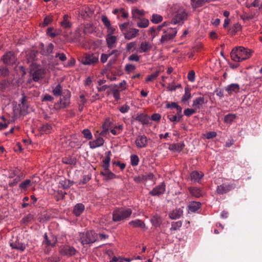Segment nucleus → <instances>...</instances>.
<instances>
[{
  "label": "nucleus",
  "instance_id": "obj_8",
  "mask_svg": "<svg viewBox=\"0 0 262 262\" xmlns=\"http://www.w3.org/2000/svg\"><path fill=\"white\" fill-rule=\"evenodd\" d=\"M2 60L5 64L13 65L16 63L17 58L14 52L9 51L3 56Z\"/></svg>",
  "mask_w": 262,
  "mask_h": 262
},
{
  "label": "nucleus",
  "instance_id": "obj_26",
  "mask_svg": "<svg viewBox=\"0 0 262 262\" xmlns=\"http://www.w3.org/2000/svg\"><path fill=\"white\" fill-rule=\"evenodd\" d=\"M104 139L101 137H98L95 140L89 142V145L91 148H96L100 147L104 144Z\"/></svg>",
  "mask_w": 262,
  "mask_h": 262
},
{
  "label": "nucleus",
  "instance_id": "obj_31",
  "mask_svg": "<svg viewBox=\"0 0 262 262\" xmlns=\"http://www.w3.org/2000/svg\"><path fill=\"white\" fill-rule=\"evenodd\" d=\"M84 210V206L82 203L77 204L74 207L73 213L77 216L80 215Z\"/></svg>",
  "mask_w": 262,
  "mask_h": 262
},
{
  "label": "nucleus",
  "instance_id": "obj_43",
  "mask_svg": "<svg viewBox=\"0 0 262 262\" xmlns=\"http://www.w3.org/2000/svg\"><path fill=\"white\" fill-rule=\"evenodd\" d=\"M9 75V70L8 68L0 66V76L3 77H8Z\"/></svg>",
  "mask_w": 262,
  "mask_h": 262
},
{
  "label": "nucleus",
  "instance_id": "obj_9",
  "mask_svg": "<svg viewBox=\"0 0 262 262\" xmlns=\"http://www.w3.org/2000/svg\"><path fill=\"white\" fill-rule=\"evenodd\" d=\"M59 251L60 253L64 256H72L75 254L76 249L69 245H63L59 247Z\"/></svg>",
  "mask_w": 262,
  "mask_h": 262
},
{
  "label": "nucleus",
  "instance_id": "obj_57",
  "mask_svg": "<svg viewBox=\"0 0 262 262\" xmlns=\"http://www.w3.org/2000/svg\"><path fill=\"white\" fill-rule=\"evenodd\" d=\"M126 84V81L125 80H123L120 83H119L118 84H115L114 86L116 88V89L119 90V89H120L122 90H123L125 89Z\"/></svg>",
  "mask_w": 262,
  "mask_h": 262
},
{
  "label": "nucleus",
  "instance_id": "obj_45",
  "mask_svg": "<svg viewBox=\"0 0 262 262\" xmlns=\"http://www.w3.org/2000/svg\"><path fill=\"white\" fill-rule=\"evenodd\" d=\"M47 34L51 37L54 38L59 34V33L57 31H53V28L50 27L47 29Z\"/></svg>",
  "mask_w": 262,
  "mask_h": 262
},
{
  "label": "nucleus",
  "instance_id": "obj_12",
  "mask_svg": "<svg viewBox=\"0 0 262 262\" xmlns=\"http://www.w3.org/2000/svg\"><path fill=\"white\" fill-rule=\"evenodd\" d=\"M54 47L52 43H49L46 47L41 43L40 45V53L43 56H48L53 52Z\"/></svg>",
  "mask_w": 262,
  "mask_h": 262
},
{
  "label": "nucleus",
  "instance_id": "obj_40",
  "mask_svg": "<svg viewBox=\"0 0 262 262\" xmlns=\"http://www.w3.org/2000/svg\"><path fill=\"white\" fill-rule=\"evenodd\" d=\"M191 98L190 90L189 88H185V94L182 97V101L184 102L188 101Z\"/></svg>",
  "mask_w": 262,
  "mask_h": 262
},
{
  "label": "nucleus",
  "instance_id": "obj_50",
  "mask_svg": "<svg viewBox=\"0 0 262 262\" xmlns=\"http://www.w3.org/2000/svg\"><path fill=\"white\" fill-rule=\"evenodd\" d=\"M60 184L64 189H67L73 185V182L69 180H67L60 182Z\"/></svg>",
  "mask_w": 262,
  "mask_h": 262
},
{
  "label": "nucleus",
  "instance_id": "obj_41",
  "mask_svg": "<svg viewBox=\"0 0 262 262\" xmlns=\"http://www.w3.org/2000/svg\"><path fill=\"white\" fill-rule=\"evenodd\" d=\"M236 116L235 114H229L224 117V122L226 123L231 124L236 119Z\"/></svg>",
  "mask_w": 262,
  "mask_h": 262
},
{
  "label": "nucleus",
  "instance_id": "obj_64",
  "mask_svg": "<svg viewBox=\"0 0 262 262\" xmlns=\"http://www.w3.org/2000/svg\"><path fill=\"white\" fill-rule=\"evenodd\" d=\"M135 66L131 64H126L125 67V71L128 72H132L135 70Z\"/></svg>",
  "mask_w": 262,
  "mask_h": 262
},
{
  "label": "nucleus",
  "instance_id": "obj_55",
  "mask_svg": "<svg viewBox=\"0 0 262 262\" xmlns=\"http://www.w3.org/2000/svg\"><path fill=\"white\" fill-rule=\"evenodd\" d=\"M129 25L128 22H126L121 24H119V28L123 34L129 29L128 28V26Z\"/></svg>",
  "mask_w": 262,
  "mask_h": 262
},
{
  "label": "nucleus",
  "instance_id": "obj_33",
  "mask_svg": "<svg viewBox=\"0 0 262 262\" xmlns=\"http://www.w3.org/2000/svg\"><path fill=\"white\" fill-rule=\"evenodd\" d=\"M188 190L190 194L196 198H199L202 195L201 190L197 187H190L188 188Z\"/></svg>",
  "mask_w": 262,
  "mask_h": 262
},
{
  "label": "nucleus",
  "instance_id": "obj_46",
  "mask_svg": "<svg viewBox=\"0 0 262 262\" xmlns=\"http://www.w3.org/2000/svg\"><path fill=\"white\" fill-rule=\"evenodd\" d=\"M182 225L181 221L173 222L171 223V227L170 229V230H177L179 229Z\"/></svg>",
  "mask_w": 262,
  "mask_h": 262
},
{
  "label": "nucleus",
  "instance_id": "obj_30",
  "mask_svg": "<svg viewBox=\"0 0 262 262\" xmlns=\"http://www.w3.org/2000/svg\"><path fill=\"white\" fill-rule=\"evenodd\" d=\"M69 18V16L67 14L64 15L63 16V20L60 22L61 26L63 28L69 29L71 27L72 24L70 21Z\"/></svg>",
  "mask_w": 262,
  "mask_h": 262
},
{
  "label": "nucleus",
  "instance_id": "obj_58",
  "mask_svg": "<svg viewBox=\"0 0 262 262\" xmlns=\"http://www.w3.org/2000/svg\"><path fill=\"white\" fill-rule=\"evenodd\" d=\"M27 100V97L24 94H23L22 97L21 98V104L24 108H27L28 107Z\"/></svg>",
  "mask_w": 262,
  "mask_h": 262
},
{
  "label": "nucleus",
  "instance_id": "obj_7",
  "mask_svg": "<svg viewBox=\"0 0 262 262\" xmlns=\"http://www.w3.org/2000/svg\"><path fill=\"white\" fill-rule=\"evenodd\" d=\"M163 34L161 36L160 41L161 43H164L173 39L177 33L176 28H168L163 29Z\"/></svg>",
  "mask_w": 262,
  "mask_h": 262
},
{
  "label": "nucleus",
  "instance_id": "obj_34",
  "mask_svg": "<svg viewBox=\"0 0 262 262\" xmlns=\"http://www.w3.org/2000/svg\"><path fill=\"white\" fill-rule=\"evenodd\" d=\"M138 20V21L137 23V26L139 28H147L149 24L148 19L145 18H142Z\"/></svg>",
  "mask_w": 262,
  "mask_h": 262
},
{
  "label": "nucleus",
  "instance_id": "obj_37",
  "mask_svg": "<svg viewBox=\"0 0 262 262\" xmlns=\"http://www.w3.org/2000/svg\"><path fill=\"white\" fill-rule=\"evenodd\" d=\"M129 224L132 225L134 227H140L141 228H145V224L144 223L140 220H135L132 221L129 223Z\"/></svg>",
  "mask_w": 262,
  "mask_h": 262
},
{
  "label": "nucleus",
  "instance_id": "obj_38",
  "mask_svg": "<svg viewBox=\"0 0 262 262\" xmlns=\"http://www.w3.org/2000/svg\"><path fill=\"white\" fill-rule=\"evenodd\" d=\"M52 129V127L50 124L46 123L42 125L39 130L42 134H49L51 133Z\"/></svg>",
  "mask_w": 262,
  "mask_h": 262
},
{
  "label": "nucleus",
  "instance_id": "obj_62",
  "mask_svg": "<svg viewBox=\"0 0 262 262\" xmlns=\"http://www.w3.org/2000/svg\"><path fill=\"white\" fill-rule=\"evenodd\" d=\"M136 45V43L135 41L130 42L128 43H127L126 46V49L127 51H130L132 49L135 48Z\"/></svg>",
  "mask_w": 262,
  "mask_h": 262
},
{
  "label": "nucleus",
  "instance_id": "obj_25",
  "mask_svg": "<svg viewBox=\"0 0 262 262\" xmlns=\"http://www.w3.org/2000/svg\"><path fill=\"white\" fill-rule=\"evenodd\" d=\"M152 48V45L150 42L148 41H142L141 44L138 50V51L139 53H143L148 52Z\"/></svg>",
  "mask_w": 262,
  "mask_h": 262
},
{
  "label": "nucleus",
  "instance_id": "obj_6",
  "mask_svg": "<svg viewBox=\"0 0 262 262\" xmlns=\"http://www.w3.org/2000/svg\"><path fill=\"white\" fill-rule=\"evenodd\" d=\"M99 55L97 53H86L81 58V62L84 65H94L98 62Z\"/></svg>",
  "mask_w": 262,
  "mask_h": 262
},
{
  "label": "nucleus",
  "instance_id": "obj_53",
  "mask_svg": "<svg viewBox=\"0 0 262 262\" xmlns=\"http://www.w3.org/2000/svg\"><path fill=\"white\" fill-rule=\"evenodd\" d=\"M196 110L193 107V108H186L184 111L185 116L189 117L196 112Z\"/></svg>",
  "mask_w": 262,
  "mask_h": 262
},
{
  "label": "nucleus",
  "instance_id": "obj_42",
  "mask_svg": "<svg viewBox=\"0 0 262 262\" xmlns=\"http://www.w3.org/2000/svg\"><path fill=\"white\" fill-rule=\"evenodd\" d=\"M163 20V17L158 14H153L151 16V21L152 23L158 24Z\"/></svg>",
  "mask_w": 262,
  "mask_h": 262
},
{
  "label": "nucleus",
  "instance_id": "obj_63",
  "mask_svg": "<svg viewBox=\"0 0 262 262\" xmlns=\"http://www.w3.org/2000/svg\"><path fill=\"white\" fill-rule=\"evenodd\" d=\"M129 61H139V56L136 54H132L128 58Z\"/></svg>",
  "mask_w": 262,
  "mask_h": 262
},
{
  "label": "nucleus",
  "instance_id": "obj_21",
  "mask_svg": "<svg viewBox=\"0 0 262 262\" xmlns=\"http://www.w3.org/2000/svg\"><path fill=\"white\" fill-rule=\"evenodd\" d=\"M100 174L104 177L106 181L113 180L117 177L116 175L111 171L109 168H107L106 169H103V170L100 172Z\"/></svg>",
  "mask_w": 262,
  "mask_h": 262
},
{
  "label": "nucleus",
  "instance_id": "obj_29",
  "mask_svg": "<svg viewBox=\"0 0 262 262\" xmlns=\"http://www.w3.org/2000/svg\"><path fill=\"white\" fill-rule=\"evenodd\" d=\"M150 222L152 225L155 227L157 228L160 227L162 222V220L160 215L156 214L151 217L150 219Z\"/></svg>",
  "mask_w": 262,
  "mask_h": 262
},
{
  "label": "nucleus",
  "instance_id": "obj_28",
  "mask_svg": "<svg viewBox=\"0 0 262 262\" xmlns=\"http://www.w3.org/2000/svg\"><path fill=\"white\" fill-rule=\"evenodd\" d=\"M201 207V203L199 202H191L188 206V212H196Z\"/></svg>",
  "mask_w": 262,
  "mask_h": 262
},
{
  "label": "nucleus",
  "instance_id": "obj_23",
  "mask_svg": "<svg viewBox=\"0 0 262 262\" xmlns=\"http://www.w3.org/2000/svg\"><path fill=\"white\" fill-rule=\"evenodd\" d=\"M206 102L203 97H198L193 100L192 106L197 111L200 110Z\"/></svg>",
  "mask_w": 262,
  "mask_h": 262
},
{
  "label": "nucleus",
  "instance_id": "obj_14",
  "mask_svg": "<svg viewBox=\"0 0 262 262\" xmlns=\"http://www.w3.org/2000/svg\"><path fill=\"white\" fill-rule=\"evenodd\" d=\"M45 73V70L43 69H38L31 73L32 79L35 82H37L40 79L43 78Z\"/></svg>",
  "mask_w": 262,
  "mask_h": 262
},
{
  "label": "nucleus",
  "instance_id": "obj_54",
  "mask_svg": "<svg viewBox=\"0 0 262 262\" xmlns=\"http://www.w3.org/2000/svg\"><path fill=\"white\" fill-rule=\"evenodd\" d=\"M110 161H111V158H105V159H104L103 160H102V167L103 169H107V168H109L110 167Z\"/></svg>",
  "mask_w": 262,
  "mask_h": 262
},
{
  "label": "nucleus",
  "instance_id": "obj_24",
  "mask_svg": "<svg viewBox=\"0 0 262 262\" xmlns=\"http://www.w3.org/2000/svg\"><path fill=\"white\" fill-rule=\"evenodd\" d=\"M185 144L184 142L171 144L169 146V149L174 151L180 152L184 148Z\"/></svg>",
  "mask_w": 262,
  "mask_h": 262
},
{
  "label": "nucleus",
  "instance_id": "obj_11",
  "mask_svg": "<svg viewBox=\"0 0 262 262\" xmlns=\"http://www.w3.org/2000/svg\"><path fill=\"white\" fill-rule=\"evenodd\" d=\"M166 189V185L164 183H162L155 187L149 192V194L152 196H159L164 193Z\"/></svg>",
  "mask_w": 262,
  "mask_h": 262
},
{
  "label": "nucleus",
  "instance_id": "obj_32",
  "mask_svg": "<svg viewBox=\"0 0 262 262\" xmlns=\"http://www.w3.org/2000/svg\"><path fill=\"white\" fill-rule=\"evenodd\" d=\"M204 176L203 173L201 171H193L190 173L191 180L195 182H199Z\"/></svg>",
  "mask_w": 262,
  "mask_h": 262
},
{
  "label": "nucleus",
  "instance_id": "obj_59",
  "mask_svg": "<svg viewBox=\"0 0 262 262\" xmlns=\"http://www.w3.org/2000/svg\"><path fill=\"white\" fill-rule=\"evenodd\" d=\"M187 78L189 80V81L191 82H193L195 80V72L193 70H191L189 72L188 75H187Z\"/></svg>",
  "mask_w": 262,
  "mask_h": 262
},
{
  "label": "nucleus",
  "instance_id": "obj_22",
  "mask_svg": "<svg viewBox=\"0 0 262 262\" xmlns=\"http://www.w3.org/2000/svg\"><path fill=\"white\" fill-rule=\"evenodd\" d=\"M117 37L113 35H107L106 38V44L108 48H115L117 43Z\"/></svg>",
  "mask_w": 262,
  "mask_h": 262
},
{
  "label": "nucleus",
  "instance_id": "obj_35",
  "mask_svg": "<svg viewBox=\"0 0 262 262\" xmlns=\"http://www.w3.org/2000/svg\"><path fill=\"white\" fill-rule=\"evenodd\" d=\"M62 161L64 164L74 165L76 163V158L71 156L66 157L62 158Z\"/></svg>",
  "mask_w": 262,
  "mask_h": 262
},
{
  "label": "nucleus",
  "instance_id": "obj_47",
  "mask_svg": "<svg viewBox=\"0 0 262 262\" xmlns=\"http://www.w3.org/2000/svg\"><path fill=\"white\" fill-rule=\"evenodd\" d=\"M53 19L51 16H47L45 17L43 21L40 24L41 27H45L52 23Z\"/></svg>",
  "mask_w": 262,
  "mask_h": 262
},
{
  "label": "nucleus",
  "instance_id": "obj_5",
  "mask_svg": "<svg viewBox=\"0 0 262 262\" xmlns=\"http://www.w3.org/2000/svg\"><path fill=\"white\" fill-rule=\"evenodd\" d=\"M71 92L66 90L63 92L62 97L60 98L59 102L55 104V107L57 110H60L68 107L70 104Z\"/></svg>",
  "mask_w": 262,
  "mask_h": 262
},
{
  "label": "nucleus",
  "instance_id": "obj_13",
  "mask_svg": "<svg viewBox=\"0 0 262 262\" xmlns=\"http://www.w3.org/2000/svg\"><path fill=\"white\" fill-rule=\"evenodd\" d=\"M139 30L137 29L129 28L124 34L125 39L130 40L139 35Z\"/></svg>",
  "mask_w": 262,
  "mask_h": 262
},
{
  "label": "nucleus",
  "instance_id": "obj_52",
  "mask_svg": "<svg viewBox=\"0 0 262 262\" xmlns=\"http://www.w3.org/2000/svg\"><path fill=\"white\" fill-rule=\"evenodd\" d=\"M101 20L106 28H108L111 25L110 20L106 15L101 16Z\"/></svg>",
  "mask_w": 262,
  "mask_h": 262
},
{
  "label": "nucleus",
  "instance_id": "obj_1",
  "mask_svg": "<svg viewBox=\"0 0 262 262\" xmlns=\"http://www.w3.org/2000/svg\"><path fill=\"white\" fill-rule=\"evenodd\" d=\"M251 54L250 50L240 46L233 49L230 56L233 60L240 62L250 58Z\"/></svg>",
  "mask_w": 262,
  "mask_h": 262
},
{
  "label": "nucleus",
  "instance_id": "obj_20",
  "mask_svg": "<svg viewBox=\"0 0 262 262\" xmlns=\"http://www.w3.org/2000/svg\"><path fill=\"white\" fill-rule=\"evenodd\" d=\"M232 189H233V186L232 185H230L229 184H226V183H224V184L217 186L216 191L219 194H223L228 192V191H230Z\"/></svg>",
  "mask_w": 262,
  "mask_h": 262
},
{
  "label": "nucleus",
  "instance_id": "obj_19",
  "mask_svg": "<svg viewBox=\"0 0 262 262\" xmlns=\"http://www.w3.org/2000/svg\"><path fill=\"white\" fill-rule=\"evenodd\" d=\"M10 245L12 249H16L20 252H23L26 248V245L18 239L10 243Z\"/></svg>",
  "mask_w": 262,
  "mask_h": 262
},
{
  "label": "nucleus",
  "instance_id": "obj_44",
  "mask_svg": "<svg viewBox=\"0 0 262 262\" xmlns=\"http://www.w3.org/2000/svg\"><path fill=\"white\" fill-rule=\"evenodd\" d=\"M110 125L111 122H110V121L108 120H106L104 123L103 124V130L100 133V135H104L108 130Z\"/></svg>",
  "mask_w": 262,
  "mask_h": 262
},
{
  "label": "nucleus",
  "instance_id": "obj_27",
  "mask_svg": "<svg viewBox=\"0 0 262 262\" xmlns=\"http://www.w3.org/2000/svg\"><path fill=\"white\" fill-rule=\"evenodd\" d=\"M135 120L145 125L149 123L150 119L147 115L140 114L136 117Z\"/></svg>",
  "mask_w": 262,
  "mask_h": 262
},
{
  "label": "nucleus",
  "instance_id": "obj_3",
  "mask_svg": "<svg viewBox=\"0 0 262 262\" xmlns=\"http://www.w3.org/2000/svg\"><path fill=\"white\" fill-rule=\"evenodd\" d=\"M78 239L83 245H90L98 240V234L93 230H88L86 232L79 233Z\"/></svg>",
  "mask_w": 262,
  "mask_h": 262
},
{
  "label": "nucleus",
  "instance_id": "obj_60",
  "mask_svg": "<svg viewBox=\"0 0 262 262\" xmlns=\"http://www.w3.org/2000/svg\"><path fill=\"white\" fill-rule=\"evenodd\" d=\"M112 93L115 99L118 101L120 99V95L119 93V90L118 89L112 90Z\"/></svg>",
  "mask_w": 262,
  "mask_h": 262
},
{
  "label": "nucleus",
  "instance_id": "obj_17",
  "mask_svg": "<svg viewBox=\"0 0 262 262\" xmlns=\"http://www.w3.org/2000/svg\"><path fill=\"white\" fill-rule=\"evenodd\" d=\"M183 207L182 208H176L169 213V217L171 220L180 219L183 214Z\"/></svg>",
  "mask_w": 262,
  "mask_h": 262
},
{
  "label": "nucleus",
  "instance_id": "obj_16",
  "mask_svg": "<svg viewBox=\"0 0 262 262\" xmlns=\"http://www.w3.org/2000/svg\"><path fill=\"white\" fill-rule=\"evenodd\" d=\"M137 147L141 148L145 147L147 145V139L145 135L138 136L135 141Z\"/></svg>",
  "mask_w": 262,
  "mask_h": 262
},
{
  "label": "nucleus",
  "instance_id": "obj_56",
  "mask_svg": "<svg viewBox=\"0 0 262 262\" xmlns=\"http://www.w3.org/2000/svg\"><path fill=\"white\" fill-rule=\"evenodd\" d=\"M204 137L207 139H211L217 136V134L215 132H209L206 134L204 135Z\"/></svg>",
  "mask_w": 262,
  "mask_h": 262
},
{
  "label": "nucleus",
  "instance_id": "obj_4",
  "mask_svg": "<svg viewBox=\"0 0 262 262\" xmlns=\"http://www.w3.org/2000/svg\"><path fill=\"white\" fill-rule=\"evenodd\" d=\"M132 213L130 208H118L113 212V221L120 222L129 217Z\"/></svg>",
  "mask_w": 262,
  "mask_h": 262
},
{
  "label": "nucleus",
  "instance_id": "obj_2",
  "mask_svg": "<svg viewBox=\"0 0 262 262\" xmlns=\"http://www.w3.org/2000/svg\"><path fill=\"white\" fill-rule=\"evenodd\" d=\"M173 18L171 23L173 24H183L187 18V13L185 10L179 5H176L172 8Z\"/></svg>",
  "mask_w": 262,
  "mask_h": 262
},
{
  "label": "nucleus",
  "instance_id": "obj_48",
  "mask_svg": "<svg viewBox=\"0 0 262 262\" xmlns=\"http://www.w3.org/2000/svg\"><path fill=\"white\" fill-rule=\"evenodd\" d=\"M131 164L133 166H136L138 165L139 162V159L138 156L136 155H133L130 156Z\"/></svg>",
  "mask_w": 262,
  "mask_h": 262
},
{
  "label": "nucleus",
  "instance_id": "obj_36",
  "mask_svg": "<svg viewBox=\"0 0 262 262\" xmlns=\"http://www.w3.org/2000/svg\"><path fill=\"white\" fill-rule=\"evenodd\" d=\"M52 93L55 97L61 96L63 94L61 85L60 84H58L53 88Z\"/></svg>",
  "mask_w": 262,
  "mask_h": 262
},
{
  "label": "nucleus",
  "instance_id": "obj_39",
  "mask_svg": "<svg viewBox=\"0 0 262 262\" xmlns=\"http://www.w3.org/2000/svg\"><path fill=\"white\" fill-rule=\"evenodd\" d=\"M32 185L30 180L27 179L19 184V187L21 190H26L27 188Z\"/></svg>",
  "mask_w": 262,
  "mask_h": 262
},
{
  "label": "nucleus",
  "instance_id": "obj_15",
  "mask_svg": "<svg viewBox=\"0 0 262 262\" xmlns=\"http://www.w3.org/2000/svg\"><path fill=\"white\" fill-rule=\"evenodd\" d=\"M224 89L229 95H231L234 93L239 92L240 86L237 83H231L225 86Z\"/></svg>",
  "mask_w": 262,
  "mask_h": 262
},
{
  "label": "nucleus",
  "instance_id": "obj_49",
  "mask_svg": "<svg viewBox=\"0 0 262 262\" xmlns=\"http://www.w3.org/2000/svg\"><path fill=\"white\" fill-rule=\"evenodd\" d=\"M83 137L88 140H91L93 138L91 131L88 129H84L82 131Z\"/></svg>",
  "mask_w": 262,
  "mask_h": 262
},
{
  "label": "nucleus",
  "instance_id": "obj_51",
  "mask_svg": "<svg viewBox=\"0 0 262 262\" xmlns=\"http://www.w3.org/2000/svg\"><path fill=\"white\" fill-rule=\"evenodd\" d=\"M159 74V72L156 71V72L152 73V74L147 76V77H146V81L149 82V81H152L154 80L155 79L157 78V77L158 76Z\"/></svg>",
  "mask_w": 262,
  "mask_h": 262
},
{
  "label": "nucleus",
  "instance_id": "obj_18",
  "mask_svg": "<svg viewBox=\"0 0 262 262\" xmlns=\"http://www.w3.org/2000/svg\"><path fill=\"white\" fill-rule=\"evenodd\" d=\"M145 14V12L143 10H140L136 7L133 8L132 9V15L134 20L142 18Z\"/></svg>",
  "mask_w": 262,
  "mask_h": 262
},
{
  "label": "nucleus",
  "instance_id": "obj_10",
  "mask_svg": "<svg viewBox=\"0 0 262 262\" xmlns=\"http://www.w3.org/2000/svg\"><path fill=\"white\" fill-rule=\"evenodd\" d=\"M44 239L42 242V244L46 248L49 247H54L57 243V238L53 235L48 236L47 233L43 235Z\"/></svg>",
  "mask_w": 262,
  "mask_h": 262
},
{
  "label": "nucleus",
  "instance_id": "obj_61",
  "mask_svg": "<svg viewBox=\"0 0 262 262\" xmlns=\"http://www.w3.org/2000/svg\"><path fill=\"white\" fill-rule=\"evenodd\" d=\"M55 57H58L59 60L61 61H64L67 59L66 55L63 53H57L55 55Z\"/></svg>",
  "mask_w": 262,
  "mask_h": 262
}]
</instances>
